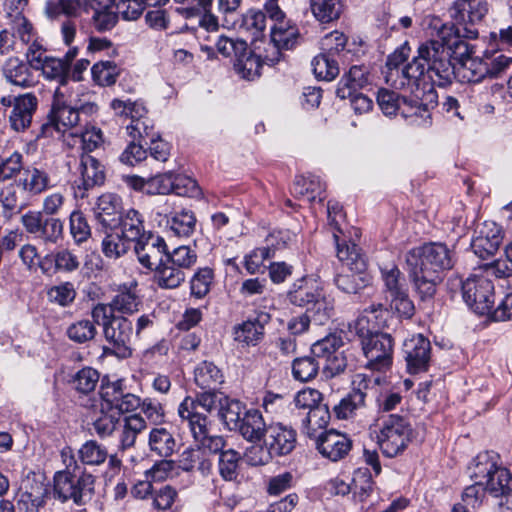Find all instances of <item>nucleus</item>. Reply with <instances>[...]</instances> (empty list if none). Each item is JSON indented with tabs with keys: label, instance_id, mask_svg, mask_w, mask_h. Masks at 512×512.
<instances>
[{
	"label": "nucleus",
	"instance_id": "f257e3e1",
	"mask_svg": "<svg viewBox=\"0 0 512 512\" xmlns=\"http://www.w3.org/2000/svg\"><path fill=\"white\" fill-rule=\"evenodd\" d=\"M426 29L429 31L430 40L418 47V55L412 62L401 70L403 80L401 86L413 83L417 87L427 77L433 85L445 87L455 78V65L450 61V55L462 58L467 54V47L454 31V24L445 23L434 15H428L424 19Z\"/></svg>",
	"mask_w": 512,
	"mask_h": 512
},
{
	"label": "nucleus",
	"instance_id": "f03ea898",
	"mask_svg": "<svg viewBox=\"0 0 512 512\" xmlns=\"http://www.w3.org/2000/svg\"><path fill=\"white\" fill-rule=\"evenodd\" d=\"M405 262L417 293L425 300L435 295L444 273L454 266V253L443 243L431 242L410 249Z\"/></svg>",
	"mask_w": 512,
	"mask_h": 512
},
{
	"label": "nucleus",
	"instance_id": "7ed1b4c3",
	"mask_svg": "<svg viewBox=\"0 0 512 512\" xmlns=\"http://www.w3.org/2000/svg\"><path fill=\"white\" fill-rule=\"evenodd\" d=\"M384 313L386 310L382 304H372L355 322V331L366 359L364 366L371 371L385 372L392 365L394 343L391 335L369 327L372 320L376 321Z\"/></svg>",
	"mask_w": 512,
	"mask_h": 512
},
{
	"label": "nucleus",
	"instance_id": "20e7f679",
	"mask_svg": "<svg viewBox=\"0 0 512 512\" xmlns=\"http://www.w3.org/2000/svg\"><path fill=\"white\" fill-rule=\"evenodd\" d=\"M377 102L386 116L399 112L404 118H412L417 125H428L431 123V110L437 104V94L432 86L426 91L422 90V97L415 93L408 98L382 88L377 93Z\"/></svg>",
	"mask_w": 512,
	"mask_h": 512
},
{
	"label": "nucleus",
	"instance_id": "39448f33",
	"mask_svg": "<svg viewBox=\"0 0 512 512\" xmlns=\"http://www.w3.org/2000/svg\"><path fill=\"white\" fill-rule=\"evenodd\" d=\"M465 303L479 315H491L494 321L512 318V293L507 294L493 310L495 302L494 285L483 275H472L462 283Z\"/></svg>",
	"mask_w": 512,
	"mask_h": 512
},
{
	"label": "nucleus",
	"instance_id": "423d86ee",
	"mask_svg": "<svg viewBox=\"0 0 512 512\" xmlns=\"http://www.w3.org/2000/svg\"><path fill=\"white\" fill-rule=\"evenodd\" d=\"M64 195L54 192L43 199L41 211H28L21 216L26 232L45 244H56L63 237V222L54 217L62 209Z\"/></svg>",
	"mask_w": 512,
	"mask_h": 512
},
{
	"label": "nucleus",
	"instance_id": "0eeeda50",
	"mask_svg": "<svg viewBox=\"0 0 512 512\" xmlns=\"http://www.w3.org/2000/svg\"><path fill=\"white\" fill-rule=\"evenodd\" d=\"M471 479L481 480L487 492L494 497L512 493V474L502 466L500 456L494 451L479 453L470 467Z\"/></svg>",
	"mask_w": 512,
	"mask_h": 512
},
{
	"label": "nucleus",
	"instance_id": "6e6552de",
	"mask_svg": "<svg viewBox=\"0 0 512 512\" xmlns=\"http://www.w3.org/2000/svg\"><path fill=\"white\" fill-rule=\"evenodd\" d=\"M72 462L55 474L54 495L62 502L72 500L77 505H84L94 493V477Z\"/></svg>",
	"mask_w": 512,
	"mask_h": 512
},
{
	"label": "nucleus",
	"instance_id": "1a4fd4ad",
	"mask_svg": "<svg viewBox=\"0 0 512 512\" xmlns=\"http://www.w3.org/2000/svg\"><path fill=\"white\" fill-rule=\"evenodd\" d=\"M377 434L378 444L387 457H395L402 453L412 440L410 423L398 414H390L380 418Z\"/></svg>",
	"mask_w": 512,
	"mask_h": 512
},
{
	"label": "nucleus",
	"instance_id": "9d476101",
	"mask_svg": "<svg viewBox=\"0 0 512 512\" xmlns=\"http://www.w3.org/2000/svg\"><path fill=\"white\" fill-rule=\"evenodd\" d=\"M454 31L468 50L467 54L462 58L456 57L455 54L449 56L452 63L455 60L460 65L458 68L455 67V77H458L461 82L467 83H479L486 77H489L487 61L480 58H472V47L464 40V38L476 39L478 37L477 29L465 27L464 32L461 33L460 29L454 25Z\"/></svg>",
	"mask_w": 512,
	"mask_h": 512
},
{
	"label": "nucleus",
	"instance_id": "9b49d317",
	"mask_svg": "<svg viewBox=\"0 0 512 512\" xmlns=\"http://www.w3.org/2000/svg\"><path fill=\"white\" fill-rule=\"evenodd\" d=\"M225 396L224 393L216 391L215 389H207V391L198 394L195 399L186 397L178 407L180 425L189 426L190 421L194 422L197 419L195 416L209 421L207 415L201 410L206 413H211L214 410L218 412L220 406L223 405Z\"/></svg>",
	"mask_w": 512,
	"mask_h": 512
},
{
	"label": "nucleus",
	"instance_id": "f8f14e48",
	"mask_svg": "<svg viewBox=\"0 0 512 512\" xmlns=\"http://www.w3.org/2000/svg\"><path fill=\"white\" fill-rule=\"evenodd\" d=\"M80 122L79 110L65 103L64 94L56 89L47 122L41 125L43 137H53L54 132L64 133Z\"/></svg>",
	"mask_w": 512,
	"mask_h": 512
},
{
	"label": "nucleus",
	"instance_id": "ddd939ff",
	"mask_svg": "<svg viewBox=\"0 0 512 512\" xmlns=\"http://www.w3.org/2000/svg\"><path fill=\"white\" fill-rule=\"evenodd\" d=\"M106 341L110 344L111 353L118 358L132 355V339L134 335L132 321L123 315H117L105 324L103 331Z\"/></svg>",
	"mask_w": 512,
	"mask_h": 512
},
{
	"label": "nucleus",
	"instance_id": "4468645a",
	"mask_svg": "<svg viewBox=\"0 0 512 512\" xmlns=\"http://www.w3.org/2000/svg\"><path fill=\"white\" fill-rule=\"evenodd\" d=\"M79 177L74 181V196L76 199L88 197V192L104 184L105 168L93 156L83 154L78 167Z\"/></svg>",
	"mask_w": 512,
	"mask_h": 512
},
{
	"label": "nucleus",
	"instance_id": "2eb2a0df",
	"mask_svg": "<svg viewBox=\"0 0 512 512\" xmlns=\"http://www.w3.org/2000/svg\"><path fill=\"white\" fill-rule=\"evenodd\" d=\"M403 353L410 374L426 372L431 359L430 341L422 334L413 335L403 343Z\"/></svg>",
	"mask_w": 512,
	"mask_h": 512
},
{
	"label": "nucleus",
	"instance_id": "dca6fc26",
	"mask_svg": "<svg viewBox=\"0 0 512 512\" xmlns=\"http://www.w3.org/2000/svg\"><path fill=\"white\" fill-rule=\"evenodd\" d=\"M134 251L143 267L154 270L166 258L167 245L162 237L148 232L135 243Z\"/></svg>",
	"mask_w": 512,
	"mask_h": 512
},
{
	"label": "nucleus",
	"instance_id": "f3484780",
	"mask_svg": "<svg viewBox=\"0 0 512 512\" xmlns=\"http://www.w3.org/2000/svg\"><path fill=\"white\" fill-rule=\"evenodd\" d=\"M502 240L501 227L493 221H485L478 227L471 248L479 258L488 259L498 251Z\"/></svg>",
	"mask_w": 512,
	"mask_h": 512
},
{
	"label": "nucleus",
	"instance_id": "a211bd4d",
	"mask_svg": "<svg viewBox=\"0 0 512 512\" xmlns=\"http://www.w3.org/2000/svg\"><path fill=\"white\" fill-rule=\"evenodd\" d=\"M93 211L98 224L114 231L124 213L122 198L115 193H103L97 198Z\"/></svg>",
	"mask_w": 512,
	"mask_h": 512
},
{
	"label": "nucleus",
	"instance_id": "6ab92c4d",
	"mask_svg": "<svg viewBox=\"0 0 512 512\" xmlns=\"http://www.w3.org/2000/svg\"><path fill=\"white\" fill-rule=\"evenodd\" d=\"M110 106L116 115L125 116L131 119L130 124L126 126L127 134L133 140L138 139L140 141L145 125L149 119L147 117V110L145 106L136 101H123L120 99H114Z\"/></svg>",
	"mask_w": 512,
	"mask_h": 512
},
{
	"label": "nucleus",
	"instance_id": "aec40b11",
	"mask_svg": "<svg viewBox=\"0 0 512 512\" xmlns=\"http://www.w3.org/2000/svg\"><path fill=\"white\" fill-rule=\"evenodd\" d=\"M37 107L38 99L33 93L13 97V108L8 117L11 129L16 132L27 130L31 126Z\"/></svg>",
	"mask_w": 512,
	"mask_h": 512
},
{
	"label": "nucleus",
	"instance_id": "412c9836",
	"mask_svg": "<svg viewBox=\"0 0 512 512\" xmlns=\"http://www.w3.org/2000/svg\"><path fill=\"white\" fill-rule=\"evenodd\" d=\"M316 448L323 457L336 462L348 455L352 441L345 434L329 430L316 438Z\"/></svg>",
	"mask_w": 512,
	"mask_h": 512
},
{
	"label": "nucleus",
	"instance_id": "4be33fe9",
	"mask_svg": "<svg viewBox=\"0 0 512 512\" xmlns=\"http://www.w3.org/2000/svg\"><path fill=\"white\" fill-rule=\"evenodd\" d=\"M193 422L190 421L189 426H181L183 429H188L193 439L198 443L200 448H203L209 456L223 452L226 446V441L222 436L210 435V422L205 421L199 416Z\"/></svg>",
	"mask_w": 512,
	"mask_h": 512
},
{
	"label": "nucleus",
	"instance_id": "5701e85b",
	"mask_svg": "<svg viewBox=\"0 0 512 512\" xmlns=\"http://www.w3.org/2000/svg\"><path fill=\"white\" fill-rule=\"evenodd\" d=\"M265 436L266 444L269 445L274 456L288 455L296 446V431L282 423L269 425Z\"/></svg>",
	"mask_w": 512,
	"mask_h": 512
},
{
	"label": "nucleus",
	"instance_id": "b1692460",
	"mask_svg": "<svg viewBox=\"0 0 512 512\" xmlns=\"http://www.w3.org/2000/svg\"><path fill=\"white\" fill-rule=\"evenodd\" d=\"M300 33L296 25L290 20L280 21L271 28V42L275 58H269L272 63H278L282 57V49H292L299 39Z\"/></svg>",
	"mask_w": 512,
	"mask_h": 512
},
{
	"label": "nucleus",
	"instance_id": "393cba45",
	"mask_svg": "<svg viewBox=\"0 0 512 512\" xmlns=\"http://www.w3.org/2000/svg\"><path fill=\"white\" fill-rule=\"evenodd\" d=\"M288 239L287 233L279 231L277 234L272 233L267 238V247L257 248L245 257V268L250 274L260 272L264 267L265 260L272 257V252L286 245Z\"/></svg>",
	"mask_w": 512,
	"mask_h": 512
},
{
	"label": "nucleus",
	"instance_id": "a878e982",
	"mask_svg": "<svg viewBox=\"0 0 512 512\" xmlns=\"http://www.w3.org/2000/svg\"><path fill=\"white\" fill-rule=\"evenodd\" d=\"M178 466L186 472L198 471L203 476H208L212 472L213 459L209 454L200 448L190 447L185 449L179 456Z\"/></svg>",
	"mask_w": 512,
	"mask_h": 512
},
{
	"label": "nucleus",
	"instance_id": "bb28decb",
	"mask_svg": "<svg viewBox=\"0 0 512 512\" xmlns=\"http://www.w3.org/2000/svg\"><path fill=\"white\" fill-rule=\"evenodd\" d=\"M267 430L268 426L257 409L246 410L235 428V431H238L245 440L252 443L260 442L265 437Z\"/></svg>",
	"mask_w": 512,
	"mask_h": 512
},
{
	"label": "nucleus",
	"instance_id": "cd10ccee",
	"mask_svg": "<svg viewBox=\"0 0 512 512\" xmlns=\"http://www.w3.org/2000/svg\"><path fill=\"white\" fill-rule=\"evenodd\" d=\"M269 320L267 314L248 319L234 327V340L245 346H256L264 337V324Z\"/></svg>",
	"mask_w": 512,
	"mask_h": 512
},
{
	"label": "nucleus",
	"instance_id": "c85d7f7f",
	"mask_svg": "<svg viewBox=\"0 0 512 512\" xmlns=\"http://www.w3.org/2000/svg\"><path fill=\"white\" fill-rule=\"evenodd\" d=\"M293 194L307 202H313L317 199L322 202L325 198V185L320 178L315 175L297 176L292 187Z\"/></svg>",
	"mask_w": 512,
	"mask_h": 512
},
{
	"label": "nucleus",
	"instance_id": "c756f323",
	"mask_svg": "<svg viewBox=\"0 0 512 512\" xmlns=\"http://www.w3.org/2000/svg\"><path fill=\"white\" fill-rule=\"evenodd\" d=\"M3 74L9 83L20 88H30L36 84L30 67L17 57H11L6 61Z\"/></svg>",
	"mask_w": 512,
	"mask_h": 512
},
{
	"label": "nucleus",
	"instance_id": "7c9ffc66",
	"mask_svg": "<svg viewBox=\"0 0 512 512\" xmlns=\"http://www.w3.org/2000/svg\"><path fill=\"white\" fill-rule=\"evenodd\" d=\"M115 230L124 239L135 243L148 233L145 231L142 215L135 209H129L123 213Z\"/></svg>",
	"mask_w": 512,
	"mask_h": 512
},
{
	"label": "nucleus",
	"instance_id": "2f4dec72",
	"mask_svg": "<svg viewBox=\"0 0 512 512\" xmlns=\"http://www.w3.org/2000/svg\"><path fill=\"white\" fill-rule=\"evenodd\" d=\"M119 431V448L126 450L135 445L137 436L146 428V422L139 414L126 416L118 423Z\"/></svg>",
	"mask_w": 512,
	"mask_h": 512
},
{
	"label": "nucleus",
	"instance_id": "473e14b6",
	"mask_svg": "<svg viewBox=\"0 0 512 512\" xmlns=\"http://www.w3.org/2000/svg\"><path fill=\"white\" fill-rule=\"evenodd\" d=\"M368 83V69L364 65L352 66L339 81L336 95L341 99L352 96V90L361 88Z\"/></svg>",
	"mask_w": 512,
	"mask_h": 512
},
{
	"label": "nucleus",
	"instance_id": "72a5a7b5",
	"mask_svg": "<svg viewBox=\"0 0 512 512\" xmlns=\"http://www.w3.org/2000/svg\"><path fill=\"white\" fill-rule=\"evenodd\" d=\"M112 6V0H91V8L94 10L92 25L97 31H109L116 25L118 16Z\"/></svg>",
	"mask_w": 512,
	"mask_h": 512
},
{
	"label": "nucleus",
	"instance_id": "f704fd0d",
	"mask_svg": "<svg viewBox=\"0 0 512 512\" xmlns=\"http://www.w3.org/2000/svg\"><path fill=\"white\" fill-rule=\"evenodd\" d=\"M334 240L337 248V257L344 266L349 270L364 271L366 269V262L360 254V249L355 243H347L341 241L340 236L334 233Z\"/></svg>",
	"mask_w": 512,
	"mask_h": 512
},
{
	"label": "nucleus",
	"instance_id": "c9c22d12",
	"mask_svg": "<svg viewBox=\"0 0 512 512\" xmlns=\"http://www.w3.org/2000/svg\"><path fill=\"white\" fill-rule=\"evenodd\" d=\"M148 444L153 453L163 458L172 456L177 448L173 434L164 427H156L150 431Z\"/></svg>",
	"mask_w": 512,
	"mask_h": 512
},
{
	"label": "nucleus",
	"instance_id": "e433bc0d",
	"mask_svg": "<svg viewBox=\"0 0 512 512\" xmlns=\"http://www.w3.org/2000/svg\"><path fill=\"white\" fill-rule=\"evenodd\" d=\"M330 421V411L326 404L320 403L309 410L302 419V433L316 439L317 431L326 428Z\"/></svg>",
	"mask_w": 512,
	"mask_h": 512
},
{
	"label": "nucleus",
	"instance_id": "4c0bfd02",
	"mask_svg": "<svg viewBox=\"0 0 512 512\" xmlns=\"http://www.w3.org/2000/svg\"><path fill=\"white\" fill-rule=\"evenodd\" d=\"M155 280L159 287L174 289L185 280V272L174 264H170L165 258L155 269Z\"/></svg>",
	"mask_w": 512,
	"mask_h": 512
},
{
	"label": "nucleus",
	"instance_id": "58836bf2",
	"mask_svg": "<svg viewBox=\"0 0 512 512\" xmlns=\"http://www.w3.org/2000/svg\"><path fill=\"white\" fill-rule=\"evenodd\" d=\"M21 181L24 191L33 195L41 194L54 186L47 172L37 167L26 168Z\"/></svg>",
	"mask_w": 512,
	"mask_h": 512
},
{
	"label": "nucleus",
	"instance_id": "ea45409f",
	"mask_svg": "<svg viewBox=\"0 0 512 512\" xmlns=\"http://www.w3.org/2000/svg\"><path fill=\"white\" fill-rule=\"evenodd\" d=\"M261 58L246 46L245 53H239L234 61L235 71L244 79L254 80L260 76Z\"/></svg>",
	"mask_w": 512,
	"mask_h": 512
},
{
	"label": "nucleus",
	"instance_id": "a19ab883",
	"mask_svg": "<svg viewBox=\"0 0 512 512\" xmlns=\"http://www.w3.org/2000/svg\"><path fill=\"white\" fill-rule=\"evenodd\" d=\"M369 276L364 271L349 270L341 272L335 277V284L341 291L348 294H357L369 284Z\"/></svg>",
	"mask_w": 512,
	"mask_h": 512
},
{
	"label": "nucleus",
	"instance_id": "79ce46f5",
	"mask_svg": "<svg viewBox=\"0 0 512 512\" xmlns=\"http://www.w3.org/2000/svg\"><path fill=\"white\" fill-rule=\"evenodd\" d=\"M334 299L322 289L319 297L306 309V313L317 325L325 324L333 315Z\"/></svg>",
	"mask_w": 512,
	"mask_h": 512
},
{
	"label": "nucleus",
	"instance_id": "37998d69",
	"mask_svg": "<svg viewBox=\"0 0 512 512\" xmlns=\"http://www.w3.org/2000/svg\"><path fill=\"white\" fill-rule=\"evenodd\" d=\"M245 411V405L241 401L225 396L223 405L218 410V417L229 430H235Z\"/></svg>",
	"mask_w": 512,
	"mask_h": 512
},
{
	"label": "nucleus",
	"instance_id": "c03bdc74",
	"mask_svg": "<svg viewBox=\"0 0 512 512\" xmlns=\"http://www.w3.org/2000/svg\"><path fill=\"white\" fill-rule=\"evenodd\" d=\"M222 382L223 375L212 362L204 361L195 369V383L202 389H215Z\"/></svg>",
	"mask_w": 512,
	"mask_h": 512
},
{
	"label": "nucleus",
	"instance_id": "a18cd8bd",
	"mask_svg": "<svg viewBox=\"0 0 512 512\" xmlns=\"http://www.w3.org/2000/svg\"><path fill=\"white\" fill-rule=\"evenodd\" d=\"M333 56L326 51L313 58L311 65L318 79L331 81L338 76L339 66Z\"/></svg>",
	"mask_w": 512,
	"mask_h": 512
},
{
	"label": "nucleus",
	"instance_id": "49530a36",
	"mask_svg": "<svg viewBox=\"0 0 512 512\" xmlns=\"http://www.w3.org/2000/svg\"><path fill=\"white\" fill-rule=\"evenodd\" d=\"M120 68L112 61H99L91 68L93 81L99 86H111L120 75Z\"/></svg>",
	"mask_w": 512,
	"mask_h": 512
},
{
	"label": "nucleus",
	"instance_id": "de8ad7c7",
	"mask_svg": "<svg viewBox=\"0 0 512 512\" xmlns=\"http://www.w3.org/2000/svg\"><path fill=\"white\" fill-rule=\"evenodd\" d=\"M167 223L175 235L189 237L195 231L197 220L192 211L182 210L174 213Z\"/></svg>",
	"mask_w": 512,
	"mask_h": 512
},
{
	"label": "nucleus",
	"instance_id": "09e8293b",
	"mask_svg": "<svg viewBox=\"0 0 512 512\" xmlns=\"http://www.w3.org/2000/svg\"><path fill=\"white\" fill-rule=\"evenodd\" d=\"M321 290L319 286L305 282L295 285L294 289L288 293V299L291 304L307 309L319 297Z\"/></svg>",
	"mask_w": 512,
	"mask_h": 512
},
{
	"label": "nucleus",
	"instance_id": "8fccbe9b",
	"mask_svg": "<svg viewBox=\"0 0 512 512\" xmlns=\"http://www.w3.org/2000/svg\"><path fill=\"white\" fill-rule=\"evenodd\" d=\"M342 4L340 0H311V10L317 20L329 23L339 18Z\"/></svg>",
	"mask_w": 512,
	"mask_h": 512
},
{
	"label": "nucleus",
	"instance_id": "3c124183",
	"mask_svg": "<svg viewBox=\"0 0 512 512\" xmlns=\"http://www.w3.org/2000/svg\"><path fill=\"white\" fill-rule=\"evenodd\" d=\"M115 232L107 233L102 240V252L110 259H118L125 255L130 249V242Z\"/></svg>",
	"mask_w": 512,
	"mask_h": 512
},
{
	"label": "nucleus",
	"instance_id": "603ef678",
	"mask_svg": "<svg viewBox=\"0 0 512 512\" xmlns=\"http://www.w3.org/2000/svg\"><path fill=\"white\" fill-rule=\"evenodd\" d=\"M455 5L462 13L461 19L465 20L467 17L472 25L480 22L488 12V4L485 0H461Z\"/></svg>",
	"mask_w": 512,
	"mask_h": 512
},
{
	"label": "nucleus",
	"instance_id": "864d4df0",
	"mask_svg": "<svg viewBox=\"0 0 512 512\" xmlns=\"http://www.w3.org/2000/svg\"><path fill=\"white\" fill-rule=\"evenodd\" d=\"M78 455L83 464L97 466L106 461L108 452L107 449L97 441L89 440L81 446Z\"/></svg>",
	"mask_w": 512,
	"mask_h": 512
},
{
	"label": "nucleus",
	"instance_id": "5fc2aeb1",
	"mask_svg": "<svg viewBox=\"0 0 512 512\" xmlns=\"http://www.w3.org/2000/svg\"><path fill=\"white\" fill-rule=\"evenodd\" d=\"M241 455L234 449H227L219 455L218 469L221 477L226 481L236 480Z\"/></svg>",
	"mask_w": 512,
	"mask_h": 512
},
{
	"label": "nucleus",
	"instance_id": "6e6d98bb",
	"mask_svg": "<svg viewBox=\"0 0 512 512\" xmlns=\"http://www.w3.org/2000/svg\"><path fill=\"white\" fill-rule=\"evenodd\" d=\"M365 401L360 394L346 395L341 401L333 407V411L338 419H349L356 415V412L365 407Z\"/></svg>",
	"mask_w": 512,
	"mask_h": 512
},
{
	"label": "nucleus",
	"instance_id": "4d7b16f0",
	"mask_svg": "<svg viewBox=\"0 0 512 512\" xmlns=\"http://www.w3.org/2000/svg\"><path fill=\"white\" fill-rule=\"evenodd\" d=\"M110 303L114 313L123 316L138 312L140 306V300L131 291L117 294Z\"/></svg>",
	"mask_w": 512,
	"mask_h": 512
},
{
	"label": "nucleus",
	"instance_id": "13d9d810",
	"mask_svg": "<svg viewBox=\"0 0 512 512\" xmlns=\"http://www.w3.org/2000/svg\"><path fill=\"white\" fill-rule=\"evenodd\" d=\"M319 370V363L315 357L305 356L293 362L292 372L295 379L306 382L313 379Z\"/></svg>",
	"mask_w": 512,
	"mask_h": 512
},
{
	"label": "nucleus",
	"instance_id": "bf43d9fd",
	"mask_svg": "<svg viewBox=\"0 0 512 512\" xmlns=\"http://www.w3.org/2000/svg\"><path fill=\"white\" fill-rule=\"evenodd\" d=\"M213 278L212 269L207 267L199 269L190 281L191 294L199 299L205 297L210 291Z\"/></svg>",
	"mask_w": 512,
	"mask_h": 512
},
{
	"label": "nucleus",
	"instance_id": "052dcab7",
	"mask_svg": "<svg viewBox=\"0 0 512 512\" xmlns=\"http://www.w3.org/2000/svg\"><path fill=\"white\" fill-rule=\"evenodd\" d=\"M70 233L76 244L86 242L91 236V228L87 218L81 211H73L70 215Z\"/></svg>",
	"mask_w": 512,
	"mask_h": 512
},
{
	"label": "nucleus",
	"instance_id": "680f3d73",
	"mask_svg": "<svg viewBox=\"0 0 512 512\" xmlns=\"http://www.w3.org/2000/svg\"><path fill=\"white\" fill-rule=\"evenodd\" d=\"M474 483L466 487L462 493V506L466 507V512L469 509H475L479 507L485 497L487 489L484 483L479 479H472Z\"/></svg>",
	"mask_w": 512,
	"mask_h": 512
},
{
	"label": "nucleus",
	"instance_id": "e2e57ef3",
	"mask_svg": "<svg viewBox=\"0 0 512 512\" xmlns=\"http://www.w3.org/2000/svg\"><path fill=\"white\" fill-rule=\"evenodd\" d=\"M97 334V329L94 323L90 320H80L67 329V335L70 340L76 343H85L94 339Z\"/></svg>",
	"mask_w": 512,
	"mask_h": 512
},
{
	"label": "nucleus",
	"instance_id": "0e129e2a",
	"mask_svg": "<svg viewBox=\"0 0 512 512\" xmlns=\"http://www.w3.org/2000/svg\"><path fill=\"white\" fill-rule=\"evenodd\" d=\"M36 70H41L45 78L50 80H59L61 83L65 82L68 69L66 62L61 58L47 57L43 60L40 67Z\"/></svg>",
	"mask_w": 512,
	"mask_h": 512
},
{
	"label": "nucleus",
	"instance_id": "69168bd1",
	"mask_svg": "<svg viewBox=\"0 0 512 512\" xmlns=\"http://www.w3.org/2000/svg\"><path fill=\"white\" fill-rule=\"evenodd\" d=\"M380 383V378H371L366 374L358 373L352 380V394H360L362 400L366 402L367 398L377 393V387Z\"/></svg>",
	"mask_w": 512,
	"mask_h": 512
},
{
	"label": "nucleus",
	"instance_id": "338daca9",
	"mask_svg": "<svg viewBox=\"0 0 512 512\" xmlns=\"http://www.w3.org/2000/svg\"><path fill=\"white\" fill-rule=\"evenodd\" d=\"M342 341L336 335H329L317 342L311 347V353L315 358L325 359L327 361L339 351Z\"/></svg>",
	"mask_w": 512,
	"mask_h": 512
},
{
	"label": "nucleus",
	"instance_id": "774afa93",
	"mask_svg": "<svg viewBox=\"0 0 512 512\" xmlns=\"http://www.w3.org/2000/svg\"><path fill=\"white\" fill-rule=\"evenodd\" d=\"M166 259L182 271L190 269L197 261V254L189 246H179L171 253L166 252Z\"/></svg>",
	"mask_w": 512,
	"mask_h": 512
}]
</instances>
